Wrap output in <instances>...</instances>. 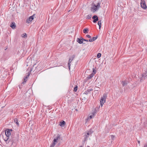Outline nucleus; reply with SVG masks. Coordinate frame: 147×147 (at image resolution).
<instances>
[{"label": "nucleus", "mask_w": 147, "mask_h": 147, "mask_svg": "<svg viewBox=\"0 0 147 147\" xmlns=\"http://www.w3.org/2000/svg\"><path fill=\"white\" fill-rule=\"evenodd\" d=\"M93 132V131L91 129H90L89 130H88L84 133V135L83 136V144H84L85 142L87 141L89 136H91V134Z\"/></svg>", "instance_id": "1"}, {"label": "nucleus", "mask_w": 147, "mask_h": 147, "mask_svg": "<svg viewBox=\"0 0 147 147\" xmlns=\"http://www.w3.org/2000/svg\"><path fill=\"white\" fill-rule=\"evenodd\" d=\"M61 139V136L60 135L58 134L57 137L54 139L53 142L51 145L50 147H54L57 143Z\"/></svg>", "instance_id": "2"}, {"label": "nucleus", "mask_w": 147, "mask_h": 147, "mask_svg": "<svg viewBox=\"0 0 147 147\" xmlns=\"http://www.w3.org/2000/svg\"><path fill=\"white\" fill-rule=\"evenodd\" d=\"M107 97V95L105 94H104L103 96L101 97L100 100V104L101 107H102L104 103L105 102L106 99Z\"/></svg>", "instance_id": "3"}, {"label": "nucleus", "mask_w": 147, "mask_h": 147, "mask_svg": "<svg viewBox=\"0 0 147 147\" xmlns=\"http://www.w3.org/2000/svg\"><path fill=\"white\" fill-rule=\"evenodd\" d=\"M100 7V3L98 2L96 5H94L92 8L93 9V12L96 11L97 9Z\"/></svg>", "instance_id": "4"}, {"label": "nucleus", "mask_w": 147, "mask_h": 147, "mask_svg": "<svg viewBox=\"0 0 147 147\" xmlns=\"http://www.w3.org/2000/svg\"><path fill=\"white\" fill-rule=\"evenodd\" d=\"M12 145L14 146H16L17 144V139L15 137H13L11 139Z\"/></svg>", "instance_id": "5"}, {"label": "nucleus", "mask_w": 147, "mask_h": 147, "mask_svg": "<svg viewBox=\"0 0 147 147\" xmlns=\"http://www.w3.org/2000/svg\"><path fill=\"white\" fill-rule=\"evenodd\" d=\"M141 6L144 9L146 8L147 7L145 3V0H141Z\"/></svg>", "instance_id": "6"}, {"label": "nucleus", "mask_w": 147, "mask_h": 147, "mask_svg": "<svg viewBox=\"0 0 147 147\" xmlns=\"http://www.w3.org/2000/svg\"><path fill=\"white\" fill-rule=\"evenodd\" d=\"M35 16V14H34L32 16L29 17L27 19L26 21V23H29L31 22L34 19V17Z\"/></svg>", "instance_id": "7"}, {"label": "nucleus", "mask_w": 147, "mask_h": 147, "mask_svg": "<svg viewBox=\"0 0 147 147\" xmlns=\"http://www.w3.org/2000/svg\"><path fill=\"white\" fill-rule=\"evenodd\" d=\"M147 77V70L146 71H145L144 73L142 75V77L141 78V80L145 79Z\"/></svg>", "instance_id": "8"}, {"label": "nucleus", "mask_w": 147, "mask_h": 147, "mask_svg": "<svg viewBox=\"0 0 147 147\" xmlns=\"http://www.w3.org/2000/svg\"><path fill=\"white\" fill-rule=\"evenodd\" d=\"M9 136H7L6 135H5L3 136V140H4L5 141L6 143H9V141H8V140L9 139Z\"/></svg>", "instance_id": "9"}, {"label": "nucleus", "mask_w": 147, "mask_h": 147, "mask_svg": "<svg viewBox=\"0 0 147 147\" xmlns=\"http://www.w3.org/2000/svg\"><path fill=\"white\" fill-rule=\"evenodd\" d=\"M30 73L29 72L27 76H26V77L24 78V81H23L22 82V84H24V83L26 82V81H27V79L29 77V76L30 75Z\"/></svg>", "instance_id": "10"}, {"label": "nucleus", "mask_w": 147, "mask_h": 147, "mask_svg": "<svg viewBox=\"0 0 147 147\" xmlns=\"http://www.w3.org/2000/svg\"><path fill=\"white\" fill-rule=\"evenodd\" d=\"M10 134L11 133L10 132H9V129H7L5 131V135L9 137V136L10 135Z\"/></svg>", "instance_id": "11"}, {"label": "nucleus", "mask_w": 147, "mask_h": 147, "mask_svg": "<svg viewBox=\"0 0 147 147\" xmlns=\"http://www.w3.org/2000/svg\"><path fill=\"white\" fill-rule=\"evenodd\" d=\"M10 26L13 29H15L16 28V26L14 22H12L10 25Z\"/></svg>", "instance_id": "12"}, {"label": "nucleus", "mask_w": 147, "mask_h": 147, "mask_svg": "<svg viewBox=\"0 0 147 147\" xmlns=\"http://www.w3.org/2000/svg\"><path fill=\"white\" fill-rule=\"evenodd\" d=\"M77 42H78L79 43L81 44L83 43V44H85V43H83V42L82 40V39H80L79 38H78L77 39Z\"/></svg>", "instance_id": "13"}, {"label": "nucleus", "mask_w": 147, "mask_h": 147, "mask_svg": "<svg viewBox=\"0 0 147 147\" xmlns=\"http://www.w3.org/2000/svg\"><path fill=\"white\" fill-rule=\"evenodd\" d=\"M75 55H73L71 57H69V63H71L72 61L73 60L74 58L75 57Z\"/></svg>", "instance_id": "14"}, {"label": "nucleus", "mask_w": 147, "mask_h": 147, "mask_svg": "<svg viewBox=\"0 0 147 147\" xmlns=\"http://www.w3.org/2000/svg\"><path fill=\"white\" fill-rule=\"evenodd\" d=\"M65 121H63L62 122H60L59 125L61 127L64 126L65 124Z\"/></svg>", "instance_id": "15"}, {"label": "nucleus", "mask_w": 147, "mask_h": 147, "mask_svg": "<svg viewBox=\"0 0 147 147\" xmlns=\"http://www.w3.org/2000/svg\"><path fill=\"white\" fill-rule=\"evenodd\" d=\"M14 122L16 123L17 126H19V125L18 120L17 118L14 119Z\"/></svg>", "instance_id": "16"}, {"label": "nucleus", "mask_w": 147, "mask_h": 147, "mask_svg": "<svg viewBox=\"0 0 147 147\" xmlns=\"http://www.w3.org/2000/svg\"><path fill=\"white\" fill-rule=\"evenodd\" d=\"M127 82L126 81H123L122 82V84L123 86H125L127 85Z\"/></svg>", "instance_id": "17"}, {"label": "nucleus", "mask_w": 147, "mask_h": 147, "mask_svg": "<svg viewBox=\"0 0 147 147\" xmlns=\"http://www.w3.org/2000/svg\"><path fill=\"white\" fill-rule=\"evenodd\" d=\"M94 76V74H91L88 77H87V78L88 79H90Z\"/></svg>", "instance_id": "18"}, {"label": "nucleus", "mask_w": 147, "mask_h": 147, "mask_svg": "<svg viewBox=\"0 0 147 147\" xmlns=\"http://www.w3.org/2000/svg\"><path fill=\"white\" fill-rule=\"evenodd\" d=\"M88 28H86L84 29L83 30V32L85 34L87 33H88Z\"/></svg>", "instance_id": "19"}, {"label": "nucleus", "mask_w": 147, "mask_h": 147, "mask_svg": "<svg viewBox=\"0 0 147 147\" xmlns=\"http://www.w3.org/2000/svg\"><path fill=\"white\" fill-rule=\"evenodd\" d=\"M98 24L99 26V28L100 29L101 27V21L100 20L98 21Z\"/></svg>", "instance_id": "20"}, {"label": "nucleus", "mask_w": 147, "mask_h": 147, "mask_svg": "<svg viewBox=\"0 0 147 147\" xmlns=\"http://www.w3.org/2000/svg\"><path fill=\"white\" fill-rule=\"evenodd\" d=\"M92 90H86L85 91V93L86 94H87L88 92H90V91Z\"/></svg>", "instance_id": "21"}, {"label": "nucleus", "mask_w": 147, "mask_h": 147, "mask_svg": "<svg viewBox=\"0 0 147 147\" xmlns=\"http://www.w3.org/2000/svg\"><path fill=\"white\" fill-rule=\"evenodd\" d=\"M91 17H92L91 15L90 14L88 15L87 16L86 18L87 19H89L91 18Z\"/></svg>", "instance_id": "22"}, {"label": "nucleus", "mask_w": 147, "mask_h": 147, "mask_svg": "<svg viewBox=\"0 0 147 147\" xmlns=\"http://www.w3.org/2000/svg\"><path fill=\"white\" fill-rule=\"evenodd\" d=\"M22 37L24 38H25L27 37V34L26 33H24L22 35Z\"/></svg>", "instance_id": "23"}, {"label": "nucleus", "mask_w": 147, "mask_h": 147, "mask_svg": "<svg viewBox=\"0 0 147 147\" xmlns=\"http://www.w3.org/2000/svg\"><path fill=\"white\" fill-rule=\"evenodd\" d=\"M78 87L77 86H76L74 89V91L75 92H76L77 90Z\"/></svg>", "instance_id": "24"}, {"label": "nucleus", "mask_w": 147, "mask_h": 147, "mask_svg": "<svg viewBox=\"0 0 147 147\" xmlns=\"http://www.w3.org/2000/svg\"><path fill=\"white\" fill-rule=\"evenodd\" d=\"M96 18H98V17L96 15L94 16L92 18L94 20Z\"/></svg>", "instance_id": "25"}, {"label": "nucleus", "mask_w": 147, "mask_h": 147, "mask_svg": "<svg viewBox=\"0 0 147 147\" xmlns=\"http://www.w3.org/2000/svg\"><path fill=\"white\" fill-rule=\"evenodd\" d=\"M97 38V36H96L95 37H93L92 38V40L93 41L95 40Z\"/></svg>", "instance_id": "26"}, {"label": "nucleus", "mask_w": 147, "mask_h": 147, "mask_svg": "<svg viewBox=\"0 0 147 147\" xmlns=\"http://www.w3.org/2000/svg\"><path fill=\"white\" fill-rule=\"evenodd\" d=\"M101 56V54L100 53H98L97 55V57L98 58H99Z\"/></svg>", "instance_id": "27"}, {"label": "nucleus", "mask_w": 147, "mask_h": 147, "mask_svg": "<svg viewBox=\"0 0 147 147\" xmlns=\"http://www.w3.org/2000/svg\"><path fill=\"white\" fill-rule=\"evenodd\" d=\"M93 69V72L92 74H94V75L96 74V71L95 69H94V68Z\"/></svg>", "instance_id": "28"}, {"label": "nucleus", "mask_w": 147, "mask_h": 147, "mask_svg": "<svg viewBox=\"0 0 147 147\" xmlns=\"http://www.w3.org/2000/svg\"><path fill=\"white\" fill-rule=\"evenodd\" d=\"M98 18H96L94 20H93V22L94 23H95L97 21H98Z\"/></svg>", "instance_id": "29"}, {"label": "nucleus", "mask_w": 147, "mask_h": 147, "mask_svg": "<svg viewBox=\"0 0 147 147\" xmlns=\"http://www.w3.org/2000/svg\"><path fill=\"white\" fill-rule=\"evenodd\" d=\"M70 63H69V61L68 63V67H69V69H70V65H71Z\"/></svg>", "instance_id": "30"}, {"label": "nucleus", "mask_w": 147, "mask_h": 147, "mask_svg": "<svg viewBox=\"0 0 147 147\" xmlns=\"http://www.w3.org/2000/svg\"><path fill=\"white\" fill-rule=\"evenodd\" d=\"M82 40L83 41H86V42H88V40L84 39L83 38H82Z\"/></svg>", "instance_id": "31"}, {"label": "nucleus", "mask_w": 147, "mask_h": 147, "mask_svg": "<svg viewBox=\"0 0 147 147\" xmlns=\"http://www.w3.org/2000/svg\"><path fill=\"white\" fill-rule=\"evenodd\" d=\"M86 36L89 38H91V36L90 35H87Z\"/></svg>", "instance_id": "32"}, {"label": "nucleus", "mask_w": 147, "mask_h": 147, "mask_svg": "<svg viewBox=\"0 0 147 147\" xmlns=\"http://www.w3.org/2000/svg\"><path fill=\"white\" fill-rule=\"evenodd\" d=\"M114 137H115L113 135L111 136V138L112 139H113L114 138Z\"/></svg>", "instance_id": "33"}, {"label": "nucleus", "mask_w": 147, "mask_h": 147, "mask_svg": "<svg viewBox=\"0 0 147 147\" xmlns=\"http://www.w3.org/2000/svg\"><path fill=\"white\" fill-rule=\"evenodd\" d=\"M89 41L90 42H91L93 41L92 39H89Z\"/></svg>", "instance_id": "34"}, {"label": "nucleus", "mask_w": 147, "mask_h": 147, "mask_svg": "<svg viewBox=\"0 0 147 147\" xmlns=\"http://www.w3.org/2000/svg\"><path fill=\"white\" fill-rule=\"evenodd\" d=\"M9 129V132H11L12 131V129Z\"/></svg>", "instance_id": "35"}, {"label": "nucleus", "mask_w": 147, "mask_h": 147, "mask_svg": "<svg viewBox=\"0 0 147 147\" xmlns=\"http://www.w3.org/2000/svg\"><path fill=\"white\" fill-rule=\"evenodd\" d=\"M144 147H147V144H146L144 145Z\"/></svg>", "instance_id": "36"}, {"label": "nucleus", "mask_w": 147, "mask_h": 147, "mask_svg": "<svg viewBox=\"0 0 147 147\" xmlns=\"http://www.w3.org/2000/svg\"><path fill=\"white\" fill-rule=\"evenodd\" d=\"M90 119H91L92 118V115H90Z\"/></svg>", "instance_id": "37"}, {"label": "nucleus", "mask_w": 147, "mask_h": 147, "mask_svg": "<svg viewBox=\"0 0 147 147\" xmlns=\"http://www.w3.org/2000/svg\"><path fill=\"white\" fill-rule=\"evenodd\" d=\"M138 144H140V141H138Z\"/></svg>", "instance_id": "38"}, {"label": "nucleus", "mask_w": 147, "mask_h": 147, "mask_svg": "<svg viewBox=\"0 0 147 147\" xmlns=\"http://www.w3.org/2000/svg\"><path fill=\"white\" fill-rule=\"evenodd\" d=\"M7 48H5V50H6L7 49Z\"/></svg>", "instance_id": "39"}, {"label": "nucleus", "mask_w": 147, "mask_h": 147, "mask_svg": "<svg viewBox=\"0 0 147 147\" xmlns=\"http://www.w3.org/2000/svg\"><path fill=\"white\" fill-rule=\"evenodd\" d=\"M7 48H5V50H6L7 49Z\"/></svg>", "instance_id": "40"}, {"label": "nucleus", "mask_w": 147, "mask_h": 147, "mask_svg": "<svg viewBox=\"0 0 147 147\" xmlns=\"http://www.w3.org/2000/svg\"><path fill=\"white\" fill-rule=\"evenodd\" d=\"M79 147H83L82 146H80Z\"/></svg>", "instance_id": "41"}]
</instances>
